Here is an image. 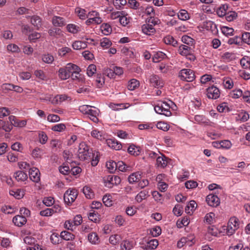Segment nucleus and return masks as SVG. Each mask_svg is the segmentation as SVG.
Masks as SVG:
<instances>
[{
  "label": "nucleus",
  "mask_w": 250,
  "mask_h": 250,
  "mask_svg": "<svg viewBox=\"0 0 250 250\" xmlns=\"http://www.w3.org/2000/svg\"><path fill=\"white\" fill-rule=\"evenodd\" d=\"M78 156L81 160L91 161V165L94 167L97 166L99 161V152L96 150L90 149L84 142H82L79 144Z\"/></svg>",
  "instance_id": "obj_1"
},
{
  "label": "nucleus",
  "mask_w": 250,
  "mask_h": 250,
  "mask_svg": "<svg viewBox=\"0 0 250 250\" xmlns=\"http://www.w3.org/2000/svg\"><path fill=\"white\" fill-rule=\"evenodd\" d=\"M80 68L77 65L68 63L64 67L60 68L59 70V76L62 80L68 79L73 73L79 74Z\"/></svg>",
  "instance_id": "obj_2"
},
{
  "label": "nucleus",
  "mask_w": 250,
  "mask_h": 250,
  "mask_svg": "<svg viewBox=\"0 0 250 250\" xmlns=\"http://www.w3.org/2000/svg\"><path fill=\"white\" fill-rule=\"evenodd\" d=\"M170 104L166 102H161L155 106L154 110L158 114L169 117L171 115V112L170 111Z\"/></svg>",
  "instance_id": "obj_3"
},
{
  "label": "nucleus",
  "mask_w": 250,
  "mask_h": 250,
  "mask_svg": "<svg viewBox=\"0 0 250 250\" xmlns=\"http://www.w3.org/2000/svg\"><path fill=\"white\" fill-rule=\"evenodd\" d=\"M104 186L108 188H112L114 185L117 186L120 184L121 178L115 175H109L105 176L104 179Z\"/></svg>",
  "instance_id": "obj_4"
},
{
  "label": "nucleus",
  "mask_w": 250,
  "mask_h": 250,
  "mask_svg": "<svg viewBox=\"0 0 250 250\" xmlns=\"http://www.w3.org/2000/svg\"><path fill=\"white\" fill-rule=\"evenodd\" d=\"M179 77L182 81L192 82L195 78L194 71L190 69L184 68L180 70Z\"/></svg>",
  "instance_id": "obj_5"
},
{
  "label": "nucleus",
  "mask_w": 250,
  "mask_h": 250,
  "mask_svg": "<svg viewBox=\"0 0 250 250\" xmlns=\"http://www.w3.org/2000/svg\"><path fill=\"white\" fill-rule=\"evenodd\" d=\"M239 227V219L236 217H231L228 222L227 232L229 235L233 234Z\"/></svg>",
  "instance_id": "obj_6"
},
{
  "label": "nucleus",
  "mask_w": 250,
  "mask_h": 250,
  "mask_svg": "<svg viewBox=\"0 0 250 250\" xmlns=\"http://www.w3.org/2000/svg\"><path fill=\"white\" fill-rule=\"evenodd\" d=\"M78 192L75 189H69L67 190L63 195V199L65 204L71 205L76 199Z\"/></svg>",
  "instance_id": "obj_7"
},
{
  "label": "nucleus",
  "mask_w": 250,
  "mask_h": 250,
  "mask_svg": "<svg viewBox=\"0 0 250 250\" xmlns=\"http://www.w3.org/2000/svg\"><path fill=\"white\" fill-rule=\"evenodd\" d=\"M206 95L209 99H217L220 96V92L217 87L213 85L207 89Z\"/></svg>",
  "instance_id": "obj_8"
},
{
  "label": "nucleus",
  "mask_w": 250,
  "mask_h": 250,
  "mask_svg": "<svg viewBox=\"0 0 250 250\" xmlns=\"http://www.w3.org/2000/svg\"><path fill=\"white\" fill-rule=\"evenodd\" d=\"M149 82L153 86L157 88L162 87L164 84L162 79L155 74H152L149 76Z\"/></svg>",
  "instance_id": "obj_9"
},
{
  "label": "nucleus",
  "mask_w": 250,
  "mask_h": 250,
  "mask_svg": "<svg viewBox=\"0 0 250 250\" xmlns=\"http://www.w3.org/2000/svg\"><path fill=\"white\" fill-rule=\"evenodd\" d=\"M194 239V237L192 235H188L187 237H182L177 242V247L178 248H181L185 245H187L188 246H191L193 245V242L192 240Z\"/></svg>",
  "instance_id": "obj_10"
},
{
  "label": "nucleus",
  "mask_w": 250,
  "mask_h": 250,
  "mask_svg": "<svg viewBox=\"0 0 250 250\" xmlns=\"http://www.w3.org/2000/svg\"><path fill=\"white\" fill-rule=\"evenodd\" d=\"M29 175L31 180L35 183H38L40 181V172L37 168H30Z\"/></svg>",
  "instance_id": "obj_11"
},
{
  "label": "nucleus",
  "mask_w": 250,
  "mask_h": 250,
  "mask_svg": "<svg viewBox=\"0 0 250 250\" xmlns=\"http://www.w3.org/2000/svg\"><path fill=\"white\" fill-rule=\"evenodd\" d=\"M206 202L211 207H217L220 204L219 198L214 194H210L207 196Z\"/></svg>",
  "instance_id": "obj_12"
},
{
  "label": "nucleus",
  "mask_w": 250,
  "mask_h": 250,
  "mask_svg": "<svg viewBox=\"0 0 250 250\" xmlns=\"http://www.w3.org/2000/svg\"><path fill=\"white\" fill-rule=\"evenodd\" d=\"M169 159L164 155L161 154L157 157L156 163L157 167L161 168L166 167L168 163Z\"/></svg>",
  "instance_id": "obj_13"
},
{
  "label": "nucleus",
  "mask_w": 250,
  "mask_h": 250,
  "mask_svg": "<svg viewBox=\"0 0 250 250\" xmlns=\"http://www.w3.org/2000/svg\"><path fill=\"white\" fill-rule=\"evenodd\" d=\"M8 118L12 126L22 127L26 125V120H19L14 116H10Z\"/></svg>",
  "instance_id": "obj_14"
},
{
  "label": "nucleus",
  "mask_w": 250,
  "mask_h": 250,
  "mask_svg": "<svg viewBox=\"0 0 250 250\" xmlns=\"http://www.w3.org/2000/svg\"><path fill=\"white\" fill-rule=\"evenodd\" d=\"M91 135L92 137L100 141L105 140L107 137L106 134L104 131H100L97 129L91 131Z\"/></svg>",
  "instance_id": "obj_15"
},
{
  "label": "nucleus",
  "mask_w": 250,
  "mask_h": 250,
  "mask_svg": "<svg viewBox=\"0 0 250 250\" xmlns=\"http://www.w3.org/2000/svg\"><path fill=\"white\" fill-rule=\"evenodd\" d=\"M190 52H193V50L191 47L185 44H181L178 49V52L183 56L188 55Z\"/></svg>",
  "instance_id": "obj_16"
},
{
  "label": "nucleus",
  "mask_w": 250,
  "mask_h": 250,
  "mask_svg": "<svg viewBox=\"0 0 250 250\" xmlns=\"http://www.w3.org/2000/svg\"><path fill=\"white\" fill-rule=\"evenodd\" d=\"M106 144L108 146L115 150H120L122 148V145L117 141L113 139H105Z\"/></svg>",
  "instance_id": "obj_17"
},
{
  "label": "nucleus",
  "mask_w": 250,
  "mask_h": 250,
  "mask_svg": "<svg viewBox=\"0 0 250 250\" xmlns=\"http://www.w3.org/2000/svg\"><path fill=\"white\" fill-rule=\"evenodd\" d=\"M48 34L51 37L55 38H62L64 36L62 30L58 28L53 27L48 30Z\"/></svg>",
  "instance_id": "obj_18"
},
{
  "label": "nucleus",
  "mask_w": 250,
  "mask_h": 250,
  "mask_svg": "<svg viewBox=\"0 0 250 250\" xmlns=\"http://www.w3.org/2000/svg\"><path fill=\"white\" fill-rule=\"evenodd\" d=\"M99 110L94 107V109H90L88 115L89 118L94 123H97L99 121L98 116L99 115Z\"/></svg>",
  "instance_id": "obj_19"
},
{
  "label": "nucleus",
  "mask_w": 250,
  "mask_h": 250,
  "mask_svg": "<svg viewBox=\"0 0 250 250\" xmlns=\"http://www.w3.org/2000/svg\"><path fill=\"white\" fill-rule=\"evenodd\" d=\"M69 98L65 94L57 95L53 98L52 104H61L62 102L67 100Z\"/></svg>",
  "instance_id": "obj_20"
},
{
  "label": "nucleus",
  "mask_w": 250,
  "mask_h": 250,
  "mask_svg": "<svg viewBox=\"0 0 250 250\" xmlns=\"http://www.w3.org/2000/svg\"><path fill=\"white\" fill-rule=\"evenodd\" d=\"M53 24L56 27H62L65 25L66 21L65 19L61 17L54 16L52 20Z\"/></svg>",
  "instance_id": "obj_21"
},
{
  "label": "nucleus",
  "mask_w": 250,
  "mask_h": 250,
  "mask_svg": "<svg viewBox=\"0 0 250 250\" xmlns=\"http://www.w3.org/2000/svg\"><path fill=\"white\" fill-rule=\"evenodd\" d=\"M142 178L141 174L139 172H134L128 177V181L130 184H133L139 182Z\"/></svg>",
  "instance_id": "obj_22"
},
{
  "label": "nucleus",
  "mask_w": 250,
  "mask_h": 250,
  "mask_svg": "<svg viewBox=\"0 0 250 250\" xmlns=\"http://www.w3.org/2000/svg\"><path fill=\"white\" fill-rule=\"evenodd\" d=\"M13 222L17 226L20 227L26 222V219L21 215H16L13 218Z\"/></svg>",
  "instance_id": "obj_23"
},
{
  "label": "nucleus",
  "mask_w": 250,
  "mask_h": 250,
  "mask_svg": "<svg viewBox=\"0 0 250 250\" xmlns=\"http://www.w3.org/2000/svg\"><path fill=\"white\" fill-rule=\"evenodd\" d=\"M142 30L144 34L148 35H150L155 32L153 25L149 24H144L142 26Z\"/></svg>",
  "instance_id": "obj_24"
},
{
  "label": "nucleus",
  "mask_w": 250,
  "mask_h": 250,
  "mask_svg": "<svg viewBox=\"0 0 250 250\" xmlns=\"http://www.w3.org/2000/svg\"><path fill=\"white\" fill-rule=\"evenodd\" d=\"M229 8V5L227 3L221 4L216 10V13L218 16L222 17L226 15L227 11Z\"/></svg>",
  "instance_id": "obj_25"
},
{
  "label": "nucleus",
  "mask_w": 250,
  "mask_h": 250,
  "mask_svg": "<svg viewBox=\"0 0 250 250\" xmlns=\"http://www.w3.org/2000/svg\"><path fill=\"white\" fill-rule=\"evenodd\" d=\"M14 176L16 180L18 182H23L28 178L27 174L22 171L16 172Z\"/></svg>",
  "instance_id": "obj_26"
},
{
  "label": "nucleus",
  "mask_w": 250,
  "mask_h": 250,
  "mask_svg": "<svg viewBox=\"0 0 250 250\" xmlns=\"http://www.w3.org/2000/svg\"><path fill=\"white\" fill-rule=\"evenodd\" d=\"M197 204L194 201H190L185 208V211L187 214L191 215L195 209Z\"/></svg>",
  "instance_id": "obj_27"
},
{
  "label": "nucleus",
  "mask_w": 250,
  "mask_h": 250,
  "mask_svg": "<svg viewBox=\"0 0 250 250\" xmlns=\"http://www.w3.org/2000/svg\"><path fill=\"white\" fill-rule=\"evenodd\" d=\"M87 47V43L85 41H77L72 44V47L75 50L84 49Z\"/></svg>",
  "instance_id": "obj_28"
},
{
  "label": "nucleus",
  "mask_w": 250,
  "mask_h": 250,
  "mask_svg": "<svg viewBox=\"0 0 250 250\" xmlns=\"http://www.w3.org/2000/svg\"><path fill=\"white\" fill-rule=\"evenodd\" d=\"M102 33L104 35H108L112 32V28L109 24L104 23L100 26Z\"/></svg>",
  "instance_id": "obj_29"
},
{
  "label": "nucleus",
  "mask_w": 250,
  "mask_h": 250,
  "mask_svg": "<svg viewBox=\"0 0 250 250\" xmlns=\"http://www.w3.org/2000/svg\"><path fill=\"white\" fill-rule=\"evenodd\" d=\"M163 40L164 42L167 44L170 45L174 47L178 45V42L171 36L168 35L166 36Z\"/></svg>",
  "instance_id": "obj_30"
},
{
  "label": "nucleus",
  "mask_w": 250,
  "mask_h": 250,
  "mask_svg": "<svg viewBox=\"0 0 250 250\" xmlns=\"http://www.w3.org/2000/svg\"><path fill=\"white\" fill-rule=\"evenodd\" d=\"M120 247L122 250H130L133 248L134 244L133 241L126 240L122 242Z\"/></svg>",
  "instance_id": "obj_31"
},
{
  "label": "nucleus",
  "mask_w": 250,
  "mask_h": 250,
  "mask_svg": "<svg viewBox=\"0 0 250 250\" xmlns=\"http://www.w3.org/2000/svg\"><path fill=\"white\" fill-rule=\"evenodd\" d=\"M66 28L68 32L73 34H77L80 31V27L75 24H68Z\"/></svg>",
  "instance_id": "obj_32"
},
{
  "label": "nucleus",
  "mask_w": 250,
  "mask_h": 250,
  "mask_svg": "<svg viewBox=\"0 0 250 250\" xmlns=\"http://www.w3.org/2000/svg\"><path fill=\"white\" fill-rule=\"evenodd\" d=\"M100 215L94 210H91L88 214V217L90 220L95 223H98L100 221Z\"/></svg>",
  "instance_id": "obj_33"
},
{
  "label": "nucleus",
  "mask_w": 250,
  "mask_h": 250,
  "mask_svg": "<svg viewBox=\"0 0 250 250\" xmlns=\"http://www.w3.org/2000/svg\"><path fill=\"white\" fill-rule=\"evenodd\" d=\"M167 58L166 54L162 51L156 52L152 57V61L154 62H158L161 60H163Z\"/></svg>",
  "instance_id": "obj_34"
},
{
  "label": "nucleus",
  "mask_w": 250,
  "mask_h": 250,
  "mask_svg": "<svg viewBox=\"0 0 250 250\" xmlns=\"http://www.w3.org/2000/svg\"><path fill=\"white\" fill-rule=\"evenodd\" d=\"M148 196V191L144 190L140 191L135 197V200L138 203L141 202Z\"/></svg>",
  "instance_id": "obj_35"
},
{
  "label": "nucleus",
  "mask_w": 250,
  "mask_h": 250,
  "mask_svg": "<svg viewBox=\"0 0 250 250\" xmlns=\"http://www.w3.org/2000/svg\"><path fill=\"white\" fill-rule=\"evenodd\" d=\"M127 151L130 154L134 156L139 155L141 153L140 147L136 146L133 145H130L128 147L127 149Z\"/></svg>",
  "instance_id": "obj_36"
},
{
  "label": "nucleus",
  "mask_w": 250,
  "mask_h": 250,
  "mask_svg": "<svg viewBox=\"0 0 250 250\" xmlns=\"http://www.w3.org/2000/svg\"><path fill=\"white\" fill-rule=\"evenodd\" d=\"M194 120L195 122L198 124H204L208 125L209 121L205 116L201 115H196L194 116Z\"/></svg>",
  "instance_id": "obj_37"
},
{
  "label": "nucleus",
  "mask_w": 250,
  "mask_h": 250,
  "mask_svg": "<svg viewBox=\"0 0 250 250\" xmlns=\"http://www.w3.org/2000/svg\"><path fill=\"white\" fill-rule=\"evenodd\" d=\"M178 18L182 21H187L190 18L189 15L187 11L184 9H181L178 13Z\"/></svg>",
  "instance_id": "obj_38"
},
{
  "label": "nucleus",
  "mask_w": 250,
  "mask_h": 250,
  "mask_svg": "<svg viewBox=\"0 0 250 250\" xmlns=\"http://www.w3.org/2000/svg\"><path fill=\"white\" fill-rule=\"evenodd\" d=\"M158 245V241L156 239H153L148 241L145 247L147 250H154L157 247Z\"/></svg>",
  "instance_id": "obj_39"
},
{
  "label": "nucleus",
  "mask_w": 250,
  "mask_h": 250,
  "mask_svg": "<svg viewBox=\"0 0 250 250\" xmlns=\"http://www.w3.org/2000/svg\"><path fill=\"white\" fill-rule=\"evenodd\" d=\"M61 237L67 241L72 240L74 239L75 235L67 231H62L60 234Z\"/></svg>",
  "instance_id": "obj_40"
},
{
  "label": "nucleus",
  "mask_w": 250,
  "mask_h": 250,
  "mask_svg": "<svg viewBox=\"0 0 250 250\" xmlns=\"http://www.w3.org/2000/svg\"><path fill=\"white\" fill-rule=\"evenodd\" d=\"M87 18H90L92 19H99V22L98 24H100L102 22V19L101 17H100V14L96 11H92L90 12H89L87 14Z\"/></svg>",
  "instance_id": "obj_41"
},
{
  "label": "nucleus",
  "mask_w": 250,
  "mask_h": 250,
  "mask_svg": "<svg viewBox=\"0 0 250 250\" xmlns=\"http://www.w3.org/2000/svg\"><path fill=\"white\" fill-rule=\"evenodd\" d=\"M182 42L188 46H192L194 44V40L188 35H184L181 39Z\"/></svg>",
  "instance_id": "obj_42"
},
{
  "label": "nucleus",
  "mask_w": 250,
  "mask_h": 250,
  "mask_svg": "<svg viewBox=\"0 0 250 250\" xmlns=\"http://www.w3.org/2000/svg\"><path fill=\"white\" fill-rule=\"evenodd\" d=\"M88 240L90 243L93 244H96L99 242L98 236L94 232H92L88 234Z\"/></svg>",
  "instance_id": "obj_43"
},
{
  "label": "nucleus",
  "mask_w": 250,
  "mask_h": 250,
  "mask_svg": "<svg viewBox=\"0 0 250 250\" xmlns=\"http://www.w3.org/2000/svg\"><path fill=\"white\" fill-rule=\"evenodd\" d=\"M41 19L38 16H34L31 19V23L37 28L41 26Z\"/></svg>",
  "instance_id": "obj_44"
},
{
  "label": "nucleus",
  "mask_w": 250,
  "mask_h": 250,
  "mask_svg": "<svg viewBox=\"0 0 250 250\" xmlns=\"http://www.w3.org/2000/svg\"><path fill=\"white\" fill-rule=\"evenodd\" d=\"M149 231L153 237H157L161 234L162 230L159 226H155L150 229Z\"/></svg>",
  "instance_id": "obj_45"
},
{
  "label": "nucleus",
  "mask_w": 250,
  "mask_h": 250,
  "mask_svg": "<svg viewBox=\"0 0 250 250\" xmlns=\"http://www.w3.org/2000/svg\"><path fill=\"white\" fill-rule=\"evenodd\" d=\"M83 191L85 197L88 199H91L94 196V194L91 190V188L88 186H84L83 188Z\"/></svg>",
  "instance_id": "obj_46"
},
{
  "label": "nucleus",
  "mask_w": 250,
  "mask_h": 250,
  "mask_svg": "<svg viewBox=\"0 0 250 250\" xmlns=\"http://www.w3.org/2000/svg\"><path fill=\"white\" fill-rule=\"evenodd\" d=\"M9 193L11 195L13 196L17 199H21L24 196L23 191L20 189L10 190Z\"/></svg>",
  "instance_id": "obj_47"
},
{
  "label": "nucleus",
  "mask_w": 250,
  "mask_h": 250,
  "mask_svg": "<svg viewBox=\"0 0 250 250\" xmlns=\"http://www.w3.org/2000/svg\"><path fill=\"white\" fill-rule=\"evenodd\" d=\"M139 82L134 79H131L128 83V89L130 90H133L139 86Z\"/></svg>",
  "instance_id": "obj_48"
},
{
  "label": "nucleus",
  "mask_w": 250,
  "mask_h": 250,
  "mask_svg": "<svg viewBox=\"0 0 250 250\" xmlns=\"http://www.w3.org/2000/svg\"><path fill=\"white\" fill-rule=\"evenodd\" d=\"M123 68L118 66H113L112 68L109 69V73H108V76L111 73L115 74L116 75L120 76L123 74Z\"/></svg>",
  "instance_id": "obj_49"
},
{
  "label": "nucleus",
  "mask_w": 250,
  "mask_h": 250,
  "mask_svg": "<svg viewBox=\"0 0 250 250\" xmlns=\"http://www.w3.org/2000/svg\"><path fill=\"white\" fill-rule=\"evenodd\" d=\"M243 93L240 89H235L230 92L229 95L233 99H238L243 96Z\"/></svg>",
  "instance_id": "obj_50"
},
{
  "label": "nucleus",
  "mask_w": 250,
  "mask_h": 250,
  "mask_svg": "<svg viewBox=\"0 0 250 250\" xmlns=\"http://www.w3.org/2000/svg\"><path fill=\"white\" fill-rule=\"evenodd\" d=\"M101 46L104 48H108L112 45L111 41L107 38H103L100 41Z\"/></svg>",
  "instance_id": "obj_51"
},
{
  "label": "nucleus",
  "mask_w": 250,
  "mask_h": 250,
  "mask_svg": "<svg viewBox=\"0 0 250 250\" xmlns=\"http://www.w3.org/2000/svg\"><path fill=\"white\" fill-rule=\"evenodd\" d=\"M223 84L225 88L230 89L233 87V82L230 78H225L223 80Z\"/></svg>",
  "instance_id": "obj_52"
},
{
  "label": "nucleus",
  "mask_w": 250,
  "mask_h": 250,
  "mask_svg": "<svg viewBox=\"0 0 250 250\" xmlns=\"http://www.w3.org/2000/svg\"><path fill=\"white\" fill-rule=\"evenodd\" d=\"M215 214L213 212L207 213L205 217V220L209 224L213 223L215 221Z\"/></svg>",
  "instance_id": "obj_53"
},
{
  "label": "nucleus",
  "mask_w": 250,
  "mask_h": 250,
  "mask_svg": "<svg viewBox=\"0 0 250 250\" xmlns=\"http://www.w3.org/2000/svg\"><path fill=\"white\" fill-rule=\"evenodd\" d=\"M75 11L81 19H85L87 18V14L85 9L78 7L76 9Z\"/></svg>",
  "instance_id": "obj_54"
},
{
  "label": "nucleus",
  "mask_w": 250,
  "mask_h": 250,
  "mask_svg": "<svg viewBox=\"0 0 250 250\" xmlns=\"http://www.w3.org/2000/svg\"><path fill=\"white\" fill-rule=\"evenodd\" d=\"M225 16L227 21H231L236 18L237 14L234 11H229Z\"/></svg>",
  "instance_id": "obj_55"
},
{
  "label": "nucleus",
  "mask_w": 250,
  "mask_h": 250,
  "mask_svg": "<svg viewBox=\"0 0 250 250\" xmlns=\"http://www.w3.org/2000/svg\"><path fill=\"white\" fill-rule=\"evenodd\" d=\"M66 128V126L64 124L61 123L52 126L51 129L54 131L62 132Z\"/></svg>",
  "instance_id": "obj_56"
},
{
  "label": "nucleus",
  "mask_w": 250,
  "mask_h": 250,
  "mask_svg": "<svg viewBox=\"0 0 250 250\" xmlns=\"http://www.w3.org/2000/svg\"><path fill=\"white\" fill-rule=\"evenodd\" d=\"M42 149L36 147L32 150V156L34 158H40L42 157Z\"/></svg>",
  "instance_id": "obj_57"
},
{
  "label": "nucleus",
  "mask_w": 250,
  "mask_h": 250,
  "mask_svg": "<svg viewBox=\"0 0 250 250\" xmlns=\"http://www.w3.org/2000/svg\"><path fill=\"white\" fill-rule=\"evenodd\" d=\"M39 139L40 143L45 144L47 142L48 137L45 132L41 131L39 133Z\"/></svg>",
  "instance_id": "obj_58"
},
{
  "label": "nucleus",
  "mask_w": 250,
  "mask_h": 250,
  "mask_svg": "<svg viewBox=\"0 0 250 250\" xmlns=\"http://www.w3.org/2000/svg\"><path fill=\"white\" fill-rule=\"evenodd\" d=\"M126 4V0H114L113 4L116 9H120Z\"/></svg>",
  "instance_id": "obj_59"
},
{
  "label": "nucleus",
  "mask_w": 250,
  "mask_h": 250,
  "mask_svg": "<svg viewBox=\"0 0 250 250\" xmlns=\"http://www.w3.org/2000/svg\"><path fill=\"white\" fill-rule=\"evenodd\" d=\"M222 32L226 36H230L233 34L234 29L227 26H223L221 28Z\"/></svg>",
  "instance_id": "obj_60"
},
{
  "label": "nucleus",
  "mask_w": 250,
  "mask_h": 250,
  "mask_svg": "<svg viewBox=\"0 0 250 250\" xmlns=\"http://www.w3.org/2000/svg\"><path fill=\"white\" fill-rule=\"evenodd\" d=\"M55 211L53 208H47L46 209L40 211V215L43 216H51Z\"/></svg>",
  "instance_id": "obj_61"
},
{
  "label": "nucleus",
  "mask_w": 250,
  "mask_h": 250,
  "mask_svg": "<svg viewBox=\"0 0 250 250\" xmlns=\"http://www.w3.org/2000/svg\"><path fill=\"white\" fill-rule=\"evenodd\" d=\"M96 71V66L95 64L89 65L87 68V74L89 77H91Z\"/></svg>",
  "instance_id": "obj_62"
},
{
  "label": "nucleus",
  "mask_w": 250,
  "mask_h": 250,
  "mask_svg": "<svg viewBox=\"0 0 250 250\" xmlns=\"http://www.w3.org/2000/svg\"><path fill=\"white\" fill-rule=\"evenodd\" d=\"M182 206L180 204H176L173 209L174 214L178 216L181 215L183 210Z\"/></svg>",
  "instance_id": "obj_63"
},
{
  "label": "nucleus",
  "mask_w": 250,
  "mask_h": 250,
  "mask_svg": "<svg viewBox=\"0 0 250 250\" xmlns=\"http://www.w3.org/2000/svg\"><path fill=\"white\" fill-rule=\"evenodd\" d=\"M241 40L248 44H250V33L245 32L242 34Z\"/></svg>",
  "instance_id": "obj_64"
}]
</instances>
